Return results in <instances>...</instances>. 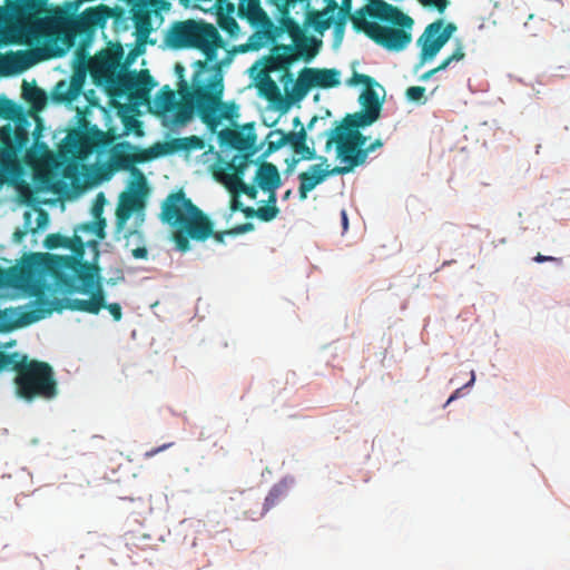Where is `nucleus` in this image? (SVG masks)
Listing matches in <instances>:
<instances>
[{
	"mask_svg": "<svg viewBox=\"0 0 570 570\" xmlns=\"http://www.w3.org/2000/svg\"><path fill=\"white\" fill-rule=\"evenodd\" d=\"M226 7L227 13H218L217 23L229 36H236L239 31V26L237 21L229 14L234 11V6L227 3Z\"/></svg>",
	"mask_w": 570,
	"mask_h": 570,
	"instance_id": "38",
	"label": "nucleus"
},
{
	"mask_svg": "<svg viewBox=\"0 0 570 570\" xmlns=\"http://www.w3.org/2000/svg\"><path fill=\"white\" fill-rule=\"evenodd\" d=\"M3 370L16 373V393L24 401L50 400L58 394L53 370L46 362L29 360L27 355L18 352L0 351V372Z\"/></svg>",
	"mask_w": 570,
	"mask_h": 570,
	"instance_id": "3",
	"label": "nucleus"
},
{
	"mask_svg": "<svg viewBox=\"0 0 570 570\" xmlns=\"http://www.w3.org/2000/svg\"><path fill=\"white\" fill-rule=\"evenodd\" d=\"M171 445H173V443H166V444H163L161 446L154 448V449L147 451L145 453V456L153 458L154 455L158 454L161 451H165L166 449L170 448Z\"/></svg>",
	"mask_w": 570,
	"mask_h": 570,
	"instance_id": "59",
	"label": "nucleus"
},
{
	"mask_svg": "<svg viewBox=\"0 0 570 570\" xmlns=\"http://www.w3.org/2000/svg\"><path fill=\"white\" fill-rule=\"evenodd\" d=\"M455 29L453 23L444 24L441 19L430 23L417 39V43L421 46L420 65L432 60L449 41Z\"/></svg>",
	"mask_w": 570,
	"mask_h": 570,
	"instance_id": "12",
	"label": "nucleus"
},
{
	"mask_svg": "<svg viewBox=\"0 0 570 570\" xmlns=\"http://www.w3.org/2000/svg\"><path fill=\"white\" fill-rule=\"evenodd\" d=\"M158 154L155 148L140 149L129 142H120L114 146L109 153L107 166L111 173L128 170L135 177L132 186L145 188L146 178L144 174L135 167L136 164H141L157 158Z\"/></svg>",
	"mask_w": 570,
	"mask_h": 570,
	"instance_id": "7",
	"label": "nucleus"
},
{
	"mask_svg": "<svg viewBox=\"0 0 570 570\" xmlns=\"http://www.w3.org/2000/svg\"><path fill=\"white\" fill-rule=\"evenodd\" d=\"M120 58L121 53L107 51L96 56L95 59L86 60L92 81L97 86H104L109 97H111V92H115L121 73H124L119 70Z\"/></svg>",
	"mask_w": 570,
	"mask_h": 570,
	"instance_id": "10",
	"label": "nucleus"
},
{
	"mask_svg": "<svg viewBox=\"0 0 570 570\" xmlns=\"http://www.w3.org/2000/svg\"><path fill=\"white\" fill-rule=\"evenodd\" d=\"M311 88H314V86L309 73L306 72V68H304L301 70L298 79L294 83L293 91L291 94V99L293 101H298L303 99Z\"/></svg>",
	"mask_w": 570,
	"mask_h": 570,
	"instance_id": "34",
	"label": "nucleus"
},
{
	"mask_svg": "<svg viewBox=\"0 0 570 570\" xmlns=\"http://www.w3.org/2000/svg\"><path fill=\"white\" fill-rule=\"evenodd\" d=\"M197 70L193 76L194 96L198 102V115L204 124L215 130L223 119L233 120L238 117V107L235 102H223L220 80L206 86L200 79L206 69V62L198 60Z\"/></svg>",
	"mask_w": 570,
	"mask_h": 570,
	"instance_id": "5",
	"label": "nucleus"
},
{
	"mask_svg": "<svg viewBox=\"0 0 570 570\" xmlns=\"http://www.w3.org/2000/svg\"><path fill=\"white\" fill-rule=\"evenodd\" d=\"M230 210L234 212H242L244 205L243 203L237 198V195H234L230 200Z\"/></svg>",
	"mask_w": 570,
	"mask_h": 570,
	"instance_id": "62",
	"label": "nucleus"
},
{
	"mask_svg": "<svg viewBox=\"0 0 570 570\" xmlns=\"http://www.w3.org/2000/svg\"><path fill=\"white\" fill-rule=\"evenodd\" d=\"M249 163V155H236L226 163V170L244 176L245 169Z\"/></svg>",
	"mask_w": 570,
	"mask_h": 570,
	"instance_id": "42",
	"label": "nucleus"
},
{
	"mask_svg": "<svg viewBox=\"0 0 570 570\" xmlns=\"http://www.w3.org/2000/svg\"><path fill=\"white\" fill-rule=\"evenodd\" d=\"M425 88L421 86H412L406 89L405 96L413 102H425L424 99Z\"/></svg>",
	"mask_w": 570,
	"mask_h": 570,
	"instance_id": "50",
	"label": "nucleus"
},
{
	"mask_svg": "<svg viewBox=\"0 0 570 570\" xmlns=\"http://www.w3.org/2000/svg\"><path fill=\"white\" fill-rule=\"evenodd\" d=\"M22 97L35 111H41L48 99L45 90L26 80L22 83Z\"/></svg>",
	"mask_w": 570,
	"mask_h": 570,
	"instance_id": "29",
	"label": "nucleus"
},
{
	"mask_svg": "<svg viewBox=\"0 0 570 570\" xmlns=\"http://www.w3.org/2000/svg\"><path fill=\"white\" fill-rule=\"evenodd\" d=\"M321 41L316 40L314 37H304L302 40L296 41L297 57L302 56L306 61H309L318 53Z\"/></svg>",
	"mask_w": 570,
	"mask_h": 570,
	"instance_id": "35",
	"label": "nucleus"
},
{
	"mask_svg": "<svg viewBox=\"0 0 570 570\" xmlns=\"http://www.w3.org/2000/svg\"><path fill=\"white\" fill-rule=\"evenodd\" d=\"M383 147V141L381 139H375L373 142L368 145H364V150H366V157L368 158L370 154L375 151L376 149Z\"/></svg>",
	"mask_w": 570,
	"mask_h": 570,
	"instance_id": "57",
	"label": "nucleus"
},
{
	"mask_svg": "<svg viewBox=\"0 0 570 570\" xmlns=\"http://www.w3.org/2000/svg\"><path fill=\"white\" fill-rule=\"evenodd\" d=\"M284 24L287 29V31L295 37L297 33H301L299 26L293 20V19H286L284 20Z\"/></svg>",
	"mask_w": 570,
	"mask_h": 570,
	"instance_id": "56",
	"label": "nucleus"
},
{
	"mask_svg": "<svg viewBox=\"0 0 570 570\" xmlns=\"http://www.w3.org/2000/svg\"><path fill=\"white\" fill-rule=\"evenodd\" d=\"M49 216L48 213L43 209H38L37 215V227L41 228L48 223Z\"/></svg>",
	"mask_w": 570,
	"mask_h": 570,
	"instance_id": "58",
	"label": "nucleus"
},
{
	"mask_svg": "<svg viewBox=\"0 0 570 570\" xmlns=\"http://www.w3.org/2000/svg\"><path fill=\"white\" fill-rule=\"evenodd\" d=\"M89 72L86 60L79 61L75 67L70 81H59L52 91V97L58 102L70 104L76 100L82 92L87 73Z\"/></svg>",
	"mask_w": 570,
	"mask_h": 570,
	"instance_id": "16",
	"label": "nucleus"
},
{
	"mask_svg": "<svg viewBox=\"0 0 570 570\" xmlns=\"http://www.w3.org/2000/svg\"><path fill=\"white\" fill-rule=\"evenodd\" d=\"M254 228H255V226H254L253 223H244V224H240V225H236V226H234L233 228H229V229L232 232V236H237V235H242V234H246V233L253 232Z\"/></svg>",
	"mask_w": 570,
	"mask_h": 570,
	"instance_id": "54",
	"label": "nucleus"
},
{
	"mask_svg": "<svg viewBox=\"0 0 570 570\" xmlns=\"http://www.w3.org/2000/svg\"><path fill=\"white\" fill-rule=\"evenodd\" d=\"M317 160V164L311 165L307 170L298 174V195L301 200H305L308 193L324 183L327 177L337 175L334 171V167L331 168L325 156H318Z\"/></svg>",
	"mask_w": 570,
	"mask_h": 570,
	"instance_id": "17",
	"label": "nucleus"
},
{
	"mask_svg": "<svg viewBox=\"0 0 570 570\" xmlns=\"http://www.w3.org/2000/svg\"><path fill=\"white\" fill-rule=\"evenodd\" d=\"M411 27H407L410 29ZM406 27L371 24V39L389 50L400 51L412 40V36L405 30Z\"/></svg>",
	"mask_w": 570,
	"mask_h": 570,
	"instance_id": "15",
	"label": "nucleus"
},
{
	"mask_svg": "<svg viewBox=\"0 0 570 570\" xmlns=\"http://www.w3.org/2000/svg\"><path fill=\"white\" fill-rule=\"evenodd\" d=\"M285 495L286 485L282 483L275 484L265 498L263 510L259 515H264L267 511L278 504L285 498Z\"/></svg>",
	"mask_w": 570,
	"mask_h": 570,
	"instance_id": "36",
	"label": "nucleus"
},
{
	"mask_svg": "<svg viewBox=\"0 0 570 570\" xmlns=\"http://www.w3.org/2000/svg\"><path fill=\"white\" fill-rule=\"evenodd\" d=\"M291 132H285L282 129L271 130L266 136L267 147L263 153V157H267L271 154L277 151L282 147L289 145L291 141Z\"/></svg>",
	"mask_w": 570,
	"mask_h": 570,
	"instance_id": "32",
	"label": "nucleus"
},
{
	"mask_svg": "<svg viewBox=\"0 0 570 570\" xmlns=\"http://www.w3.org/2000/svg\"><path fill=\"white\" fill-rule=\"evenodd\" d=\"M257 218L262 222H272L279 214V209L276 205H266L256 208Z\"/></svg>",
	"mask_w": 570,
	"mask_h": 570,
	"instance_id": "47",
	"label": "nucleus"
},
{
	"mask_svg": "<svg viewBox=\"0 0 570 570\" xmlns=\"http://www.w3.org/2000/svg\"><path fill=\"white\" fill-rule=\"evenodd\" d=\"M176 104V95L168 86H164L155 98V105L164 112L174 109Z\"/></svg>",
	"mask_w": 570,
	"mask_h": 570,
	"instance_id": "37",
	"label": "nucleus"
},
{
	"mask_svg": "<svg viewBox=\"0 0 570 570\" xmlns=\"http://www.w3.org/2000/svg\"><path fill=\"white\" fill-rule=\"evenodd\" d=\"M155 86L156 82L148 70L124 71L115 92H111V98L127 96L130 101L141 104L148 100L149 92Z\"/></svg>",
	"mask_w": 570,
	"mask_h": 570,
	"instance_id": "11",
	"label": "nucleus"
},
{
	"mask_svg": "<svg viewBox=\"0 0 570 570\" xmlns=\"http://www.w3.org/2000/svg\"><path fill=\"white\" fill-rule=\"evenodd\" d=\"M247 9L250 14H255L256 12H262L259 0H248Z\"/></svg>",
	"mask_w": 570,
	"mask_h": 570,
	"instance_id": "61",
	"label": "nucleus"
},
{
	"mask_svg": "<svg viewBox=\"0 0 570 570\" xmlns=\"http://www.w3.org/2000/svg\"><path fill=\"white\" fill-rule=\"evenodd\" d=\"M259 90L263 94V96L271 102L283 101V97L281 95L277 83L268 77L262 80L259 85Z\"/></svg>",
	"mask_w": 570,
	"mask_h": 570,
	"instance_id": "39",
	"label": "nucleus"
},
{
	"mask_svg": "<svg viewBox=\"0 0 570 570\" xmlns=\"http://www.w3.org/2000/svg\"><path fill=\"white\" fill-rule=\"evenodd\" d=\"M351 7L348 3L344 2L340 9L341 17L337 20H333L334 23V37L336 41H341L344 35L346 18L350 16Z\"/></svg>",
	"mask_w": 570,
	"mask_h": 570,
	"instance_id": "43",
	"label": "nucleus"
},
{
	"mask_svg": "<svg viewBox=\"0 0 570 570\" xmlns=\"http://www.w3.org/2000/svg\"><path fill=\"white\" fill-rule=\"evenodd\" d=\"M28 124L19 119L14 126L7 124L0 127V181L4 175L10 174L17 167L18 155L23 151L29 142Z\"/></svg>",
	"mask_w": 570,
	"mask_h": 570,
	"instance_id": "8",
	"label": "nucleus"
},
{
	"mask_svg": "<svg viewBox=\"0 0 570 570\" xmlns=\"http://www.w3.org/2000/svg\"><path fill=\"white\" fill-rule=\"evenodd\" d=\"M148 255V250L145 247H137L132 249V256L138 259H144Z\"/></svg>",
	"mask_w": 570,
	"mask_h": 570,
	"instance_id": "63",
	"label": "nucleus"
},
{
	"mask_svg": "<svg viewBox=\"0 0 570 570\" xmlns=\"http://www.w3.org/2000/svg\"><path fill=\"white\" fill-rule=\"evenodd\" d=\"M314 88H334L341 83L340 71L336 69L306 68Z\"/></svg>",
	"mask_w": 570,
	"mask_h": 570,
	"instance_id": "27",
	"label": "nucleus"
},
{
	"mask_svg": "<svg viewBox=\"0 0 570 570\" xmlns=\"http://www.w3.org/2000/svg\"><path fill=\"white\" fill-rule=\"evenodd\" d=\"M424 7H433L442 13L449 6V0H417Z\"/></svg>",
	"mask_w": 570,
	"mask_h": 570,
	"instance_id": "52",
	"label": "nucleus"
},
{
	"mask_svg": "<svg viewBox=\"0 0 570 570\" xmlns=\"http://www.w3.org/2000/svg\"><path fill=\"white\" fill-rule=\"evenodd\" d=\"M160 219L173 227V240L176 248L186 253L190 249V240L205 242L213 238L219 244L232 236L230 229L215 232L214 223L183 189L170 193L161 205Z\"/></svg>",
	"mask_w": 570,
	"mask_h": 570,
	"instance_id": "2",
	"label": "nucleus"
},
{
	"mask_svg": "<svg viewBox=\"0 0 570 570\" xmlns=\"http://www.w3.org/2000/svg\"><path fill=\"white\" fill-rule=\"evenodd\" d=\"M134 212H129V208L124 207L122 205H119L117 208L116 217H117V224L119 228L122 227V225L130 218L131 214Z\"/></svg>",
	"mask_w": 570,
	"mask_h": 570,
	"instance_id": "53",
	"label": "nucleus"
},
{
	"mask_svg": "<svg viewBox=\"0 0 570 570\" xmlns=\"http://www.w3.org/2000/svg\"><path fill=\"white\" fill-rule=\"evenodd\" d=\"M33 63L31 53L29 51H10L6 55H0V73L11 75L14 72H21Z\"/></svg>",
	"mask_w": 570,
	"mask_h": 570,
	"instance_id": "23",
	"label": "nucleus"
},
{
	"mask_svg": "<svg viewBox=\"0 0 570 570\" xmlns=\"http://www.w3.org/2000/svg\"><path fill=\"white\" fill-rule=\"evenodd\" d=\"M218 179L222 180L225 187L233 194L238 195L242 184H244L243 177L235 173L224 171L217 175Z\"/></svg>",
	"mask_w": 570,
	"mask_h": 570,
	"instance_id": "41",
	"label": "nucleus"
},
{
	"mask_svg": "<svg viewBox=\"0 0 570 570\" xmlns=\"http://www.w3.org/2000/svg\"><path fill=\"white\" fill-rule=\"evenodd\" d=\"M306 22L313 27V29L323 35L333 23V17L327 16V10L323 11H311L307 14Z\"/></svg>",
	"mask_w": 570,
	"mask_h": 570,
	"instance_id": "33",
	"label": "nucleus"
},
{
	"mask_svg": "<svg viewBox=\"0 0 570 570\" xmlns=\"http://www.w3.org/2000/svg\"><path fill=\"white\" fill-rule=\"evenodd\" d=\"M534 262L537 263H546V262H558V263H561V258H557V257H553V256H546V255H542V254H537V256H534L533 258Z\"/></svg>",
	"mask_w": 570,
	"mask_h": 570,
	"instance_id": "60",
	"label": "nucleus"
},
{
	"mask_svg": "<svg viewBox=\"0 0 570 570\" xmlns=\"http://www.w3.org/2000/svg\"><path fill=\"white\" fill-rule=\"evenodd\" d=\"M89 299L81 298H67L66 307L70 311L85 312L97 315L102 308H106L111 314L112 318L118 322L122 317L121 306L118 303H106V294L102 288L100 276L98 282L90 287Z\"/></svg>",
	"mask_w": 570,
	"mask_h": 570,
	"instance_id": "13",
	"label": "nucleus"
},
{
	"mask_svg": "<svg viewBox=\"0 0 570 570\" xmlns=\"http://www.w3.org/2000/svg\"><path fill=\"white\" fill-rule=\"evenodd\" d=\"M347 82L351 86H357V85L365 86V89L363 90V92L360 95V98H358V102L361 105V110H366V107L364 106V102H365L364 96H366L368 92L370 95H372L373 104H376L379 106V118H380L383 101L379 98L377 92L373 89V86L377 85L376 81L367 75L354 72Z\"/></svg>",
	"mask_w": 570,
	"mask_h": 570,
	"instance_id": "26",
	"label": "nucleus"
},
{
	"mask_svg": "<svg viewBox=\"0 0 570 570\" xmlns=\"http://www.w3.org/2000/svg\"><path fill=\"white\" fill-rule=\"evenodd\" d=\"M151 148H155V153L159 156L173 154L177 151H185V142L183 138H173L163 144H155Z\"/></svg>",
	"mask_w": 570,
	"mask_h": 570,
	"instance_id": "40",
	"label": "nucleus"
},
{
	"mask_svg": "<svg viewBox=\"0 0 570 570\" xmlns=\"http://www.w3.org/2000/svg\"><path fill=\"white\" fill-rule=\"evenodd\" d=\"M320 120L325 122V118H320L314 116L307 124L306 127H302L296 131H292L289 146L297 158L292 159V164L295 165L299 161L304 160H314L317 159L318 156L316 154V149L314 142L311 145L307 142V130H312L314 125Z\"/></svg>",
	"mask_w": 570,
	"mask_h": 570,
	"instance_id": "18",
	"label": "nucleus"
},
{
	"mask_svg": "<svg viewBox=\"0 0 570 570\" xmlns=\"http://www.w3.org/2000/svg\"><path fill=\"white\" fill-rule=\"evenodd\" d=\"M174 121L178 125L187 124L194 115L195 108L198 110V102L194 96V89L187 90L185 95H183V101L176 104Z\"/></svg>",
	"mask_w": 570,
	"mask_h": 570,
	"instance_id": "28",
	"label": "nucleus"
},
{
	"mask_svg": "<svg viewBox=\"0 0 570 570\" xmlns=\"http://www.w3.org/2000/svg\"><path fill=\"white\" fill-rule=\"evenodd\" d=\"M46 3L41 0H14L8 1V6L19 17H31L39 13Z\"/></svg>",
	"mask_w": 570,
	"mask_h": 570,
	"instance_id": "31",
	"label": "nucleus"
},
{
	"mask_svg": "<svg viewBox=\"0 0 570 570\" xmlns=\"http://www.w3.org/2000/svg\"><path fill=\"white\" fill-rule=\"evenodd\" d=\"M242 213L246 218H254L257 217L256 208L244 206L242 209Z\"/></svg>",
	"mask_w": 570,
	"mask_h": 570,
	"instance_id": "64",
	"label": "nucleus"
},
{
	"mask_svg": "<svg viewBox=\"0 0 570 570\" xmlns=\"http://www.w3.org/2000/svg\"><path fill=\"white\" fill-rule=\"evenodd\" d=\"M29 295L33 297L31 305L35 308L22 313L18 320L14 318L12 309H0V333L36 323L55 311V302L50 299L49 288L43 283L30 285Z\"/></svg>",
	"mask_w": 570,
	"mask_h": 570,
	"instance_id": "6",
	"label": "nucleus"
},
{
	"mask_svg": "<svg viewBox=\"0 0 570 570\" xmlns=\"http://www.w3.org/2000/svg\"><path fill=\"white\" fill-rule=\"evenodd\" d=\"M193 26V19L173 23L166 36V43L173 49L190 48Z\"/></svg>",
	"mask_w": 570,
	"mask_h": 570,
	"instance_id": "21",
	"label": "nucleus"
},
{
	"mask_svg": "<svg viewBox=\"0 0 570 570\" xmlns=\"http://www.w3.org/2000/svg\"><path fill=\"white\" fill-rule=\"evenodd\" d=\"M17 112V105L12 100L0 96V118L12 119Z\"/></svg>",
	"mask_w": 570,
	"mask_h": 570,
	"instance_id": "44",
	"label": "nucleus"
},
{
	"mask_svg": "<svg viewBox=\"0 0 570 570\" xmlns=\"http://www.w3.org/2000/svg\"><path fill=\"white\" fill-rule=\"evenodd\" d=\"M297 55L294 53L292 46L278 45L275 46L268 57L265 59V67L267 71H285V76L292 81V75L288 69Z\"/></svg>",
	"mask_w": 570,
	"mask_h": 570,
	"instance_id": "20",
	"label": "nucleus"
},
{
	"mask_svg": "<svg viewBox=\"0 0 570 570\" xmlns=\"http://www.w3.org/2000/svg\"><path fill=\"white\" fill-rule=\"evenodd\" d=\"M69 238L61 234H49L45 239V246L48 249H57L60 247H67Z\"/></svg>",
	"mask_w": 570,
	"mask_h": 570,
	"instance_id": "46",
	"label": "nucleus"
},
{
	"mask_svg": "<svg viewBox=\"0 0 570 570\" xmlns=\"http://www.w3.org/2000/svg\"><path fill=\"white\" fill-rule=\"evenodd\" d=\"M366 16L389 22L392 26L412 27L413 24V19L396 7L383 0H370L366 7L357 10L355 14L351 17L353 28L356 31H364L368 38H371L372 35L371 24L374 22L367 21Z\"/></svg>",
	"mask_w": 570,
	"mask_h": 570,
	"instance_id": "9",
	"label": "nucleus"
},
{
	"mask_svg": "<svg viewBox=\"0 0 570 570\" xmlns=\"http://www.w3.org/2000/svg\"><path fill=\"white\" fill-rule=\"evenodd\" d=\"M94 215L96 218V220L94 223L95 234L99 239H104L106 237V232H105L106 219L104 217H101V208L95 207Z\"/></svg>",
	"mask_w": 570,
	"mask_h": 570,
	"instance_id": "49",
	"label": "nucleus"
},
{
	"mask_svg": "<svg viewBox=\"0 0 570 570\" xmlns=\"http://www.w3.org/2000/svg\"><path fill=\"white\" fill-rule=\"evenodd\" d=\"M91 145L98 148H106L110 145L111 139L107 132L95 127L89 137Z\"/></svg>",
	"mask_w": 570,
	"mask_h": 570,
	"instance_id": "45",
	"label": "nucleus"
},
{
	"mask_svg": "<svg viewBox=\"0 0 570 570\" xmlns=\"http://www.w3.org/2000/svg\"><path fill=\"white\" fill-rule=\"evenodd\" d=\"M245 194L246 196H248L249 198L252 199H255L257 197V189L255 186H252V185H247V184H242V187L239 189V194Z\"/></svg>",
	"mask_w": 570,
	"mask_h": 570,
	"instance_id": "55",
	"label": "nucleus"
},
{
	"mask_svg": "<svg viewBox=\"0 0 570 570\" xmlns=\"http://www.w3.org/2000/svg\"><path fill=\"white\" fill-rule=\"evenodd\" d=\"M190 48L202 51L206 58L204 62L207 63L217 59V51L225 48V42L214 24L194 20Z\"/></svg>",
	"mask_w": 570,
	"mask_h": 570,
	"instance_id": "14",
	"label": "nucleus"
},
{
	"mask_svg": "<svg viewBox=\"0 0 570 570\" xmlns=\"http://www.w3.org/2000/svg\"><path fill=\"white\" fill-rule=\"evenodd\" d=\"M72 255L50 256L47 263V269L53 276L56 282L68 288L73 285L75 278L81 283V287L76 288L79 293H89L90 287L98 282L100 268L96 264L83 261L85 245L79 236L69 238L68 246Z\"/></svg>",
	"mask_w": 570,
	"mask_h": 570,
	"instance_id": "4",
	"label": "nucleus"
},
{
	"mask_svg": "<svg viewBox=\"0 0 570 570\" xmlns=\"http://www.w3.org/2000/svg\"><path fill=\"white\" fill-rule=\"evenodd\" d=\"M185 142V151L200 150L205 147L204 140L198 136L183 137Z\"/></svg>",
	"mask_w": 570,
	"mask_h": 570,
	"instance_id": "51",
	"label": "nucleus"
},
{
	"mask_svg": "<svg viewBox=\"0 0 570 570\" xmlns=\"http://www.w3.org/2000/svg\"><path fill=\"white\" fill-rule=\"evenodd\" d=\"M114 11L115 9L106 4L88 8L72 21V30L81 33L104 27L107 20L114 17Z\"/></svg>",
	"mask_w": 570,
	"mask_h": 570,
	"instance_id": "19",
	"label": "nucleus"
},
{
	"mask_svg": "<svg viewBox=\"0 0 570 570\" xmlns=\"http://www.w3.org/2000/svg\"><path fill=\"white\" fill-rule=\"evenodd\" d=\"M255 180L262 190L277 189L282 184L277 167L274 164L267 161H264L258 166Z\"/></svg>",
	"mask_w": 570,
	"mask_h": 570,
	"instance_id": "25",
	"label": "nucleus"
},
{
	"mask_svg": "<svg viewBox=\"0 0 570 570\" xmlns=\"http://www.w3.org/2000/svg\"><path fill=\"white\" fill-rule=\"evenodd\" d=\"M465 57V52H464V49H463V46L462 45H459L456 47V49L453 51L452 55H450L449 57H446L440 65H439V69L441 70H445L448 67L451 66V63L453 62H459L461 60H463Z\"/></svg>",
	"mask_w": 570,
	"mask_h": 570,
	"instance_id": "48",
	"label": "nucleus"
},
{
	"mask_svg": "<svg viewBox=\"0 0 570 570\" xmlns=\"http://www.w3.org/2000/svg\"><path fill=\"white\" fill-rule=\"evenodd\" d=\"M222 144H225L236 150L243 151L250 149L256 140L255 134L245 135L242 131L226 128L218 134Z\"/></svg>",
	"mask_w": 570,
	"mask_h": 570,
	"instance_id": "24",
	"label": "nucleus"
},
{
	"mask_svg": "<svg viewBox=\"0 0 570 570\" xmlns=\"http://www.w3.org/2000/svg\"><path fill=\"white\" fill-rule=\"evenodd\" d=\"M364 99L366 110L347 114L340 122L335 121L333 128L321 135L326 136V151L335 147L338 165L334 166V171L341 176L353 173L367 163L366 150H364L367 137L361 132V129L372 126L380 118L379 106L373 104L372 95L367 92Z\"/></svg>",
	"mask_w": 570,
	"mask_h": 570,
	"instance_id": "1",
	"label": "nucleus"
},
{
	"mask_svg": "<svg viewBox=\"0 0 570 570\" xmlns=\"http://www.w3.org/2000/svg\"><path fill=\"white\" fill-rule=\"evenodd\" d=\"M147 193V185L145 188H139L136 186H132V183L130 184V191L126 193L121 196L120 205H122L126 208H129V212H136L144 207L145 200L144 197Z\"/></svg>",
	"mask_w": 570,
	"mask_h": 570,
	"instance_id": "30",
	"label": "nucleus"
},
{
	"mask_svg": "<svg viewBox=\"0 0 570 570\" xmlns=\"http://www.w3.org/2000/svg\"><path fill=\"white\" fill-rule=\"evenodd\" d=\"M130 11L136 29L135 35L137 37V41L146 42L153 31L151 17L154 13H151L149 9H147L146 4L139 0L132 4Z\"/></svg>",
	"mask_w": 570,
	"mask_h": 570,
	"instance_id": "22",
	"label": "nucleus"
}]
</instances>
